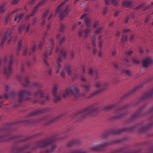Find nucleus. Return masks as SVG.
Wrapping results in <instances>:
<instances>
[{
  "instance_id": "1",
  "label": "nucleus",
  "mask_w": 153,
  "mask_h": 153,
  "mask_svg": "<svg viewBox=\"0 0 153 153\" xmlns=\"http://www.w3.org/2000/svg\"><path fill=\"white\" fill-rule=\"evenodd\" d=\"M79 89L74 86L70 87L67 88L65 91L64 96L65 97L67 96L70 95L74 94L78 92Z\"/></svg>"
},
{
  "instance_id": "2",
  "label": "nucleus",
  "mask_w": 153,
  "mask_h": 153,
  "mask_svg": "<svg viewBox=\"0 0 153 153\" xmlns=\"http://www.w3.org/2000/svg\"><path fill=\"white\" fill-rule=\"evenodd\" d=\"M152 62V61L151 59H145L143 60V65L144 67H146L148 66V65L151 63Z\"/></svg>"
},
{
  "instance_id": "3",
  "label": "nucleus",
  "mask_w": 153,
  "mask_h": 153,
  "mask_svg": "<svg viewBox=\"0 0 153 153\" xmlns=\"http://www.w3.org/2000/svg\"><path fill=\"white\" fill-rule=\"evenodd\" d=\"M82 19H83L85 22L86 24H87L88 22H89L88 18L85 15H83L81 18Z\"/></svg>"
},
{
  "instance_id": "4",
  "label": "nucleus",
  "mask_w": 153,
  "mask_h": 153,
  "mask_svg": "<svg viewBox=\"0 0 153 153\" xmlns=\"http://www.w3.org/2000/svg\"><path fill=\"white\" fill-rule=\"evenodd\" d=\"M55 68L56 72L57 73H59L60 68V65L59 64H58L55 66Z\"/></svg>"
},
{
  "instance_id": "5",
  "label": "nucleus",
  "mask_w": 153,
  "mask_h": 153,
  "mask_svg": "<svg viewBox=\"0 0 153 153\" xmlns=\"http://www.w3.org/2000/svg\"><path fill=\"white\" fill-rule=\"evenodd\" d=\"M22 16V15L21 14L16 16L15 18V21H19L20 19L21 18Z\"/></svg>"
},
{
  "instance_id": "6",
  "label": "nucleus",
  "mask_w": 153,
  "mask_h": 153,
  "mask_svg": "<svg viewBox=\"0 0 153 153\" xmlns=\"http://www.w3.org/2000/svg\"><path fill=\"white\" fill-rule=\"evenodd\" d=\"M123 73L126 75H129L130 74V72L128 70H125L123 71Z\"/></svg>"
},
{
  "instance_id": "7",
  "label": "nucleus",
  "mask_w": 153,
  "mask_h": 153,
  "mask_svg": "<svg viewBox=\"0 0 153 153\" xmlns=\"http://www.w3.org/2000/svg\"><path fill=\"white\" fill-rule=\"evenodd\" d=\"M96 86L97 88H99L100 87H103L102 85L100 83H97L96 84Z\"/></svg>"
},
{
  "instance_id": "8",
  "label": "nucleus",
  "mask_w": 153,
  "mask_h": 153,
  "mask_svg": "<svg viewBox=\"0 0 153 153\" xmlns=\"http://www.w3.org/2000/svg\"><path fill=\"white\" fill-rule=\"evenodd\" d=\"M11 70V68L10 67H9L8 68H7L6 69L5 72L6 73H9L10 72Z\"/></svg>"
},
{
  "instance_id": "9",
  "label": "nucleus",
  "mask_w": 153,
  "mask_h": 153,
  "mask_svg": "<svg viewBox=\"0 0 153 153\" xmlns=\"http://www.w3.org/2000/svg\"><path fill=\"white\" fill-rule=\"evenodd\" d=\"M66 71L68 72V74H70L71 69L70 67H68L66 69Z\"/></svg>"
},
{
  "instance_id": "10",
  "label": "nucleus",
  "mask_w": 153,
  "mask_h": 153,
  "mask_svg": "<svg viewBox=\"0 0 153 153\" xmlns=\"http://www.w3.org/2000/svg\"><path fill=\"white\" fill-rule=\"evenodd\" d=\"M90 30L89 29H86L85 31V33L86 35L90 32Z\"/></svg>"
},
{
  "instance_id": "11",
  "label": "nucleus",
  "mask_w": 153,
  "mask_h": 153,
  "mask_svg": "<svg viewBox=\"0 0 153 153\" xmlns=\"http://www.w3.org/2000/svg\"><path fill=\"white\" fill-rule=\"evenodd\" d=\"M127 39V38L126 37H123L122 39V41L124 42L126 41Z\"/></svg>"
},
{
  "instance_id": "12",
  "label": "nucleus",
  "mask_w": 153,
  "mask_h": 153,
  "mask_svg": "<svg viewBox=\"0 0 153 153\" xmlns=\"http://www.w3.org/2000/svg\"><path fill=\"white\" fill-rule=\"evenodd\" d=\"M133 62H134L136 63H139V62L136 59H133Z\"/></svg>"
},
{
  "instance_id": "13",
  "label": "nucleus",
  "mask_w": 153,
  "mask_h": 153,
  "mask_svg": "<svg viewBox=\"0 0 153 153\" xmlns=\"http://www.w3.org/2000/svg\"><path fill=\"white\" fill-rule=\"evenodd\" d=\"M56 90H57L56 88L55 87L54 88H53V93H55L56 91Z\"/></svg>"
},
{
  "instance_id": "14",
  "label": "nucleus",
  "mask_w": 153,
  "mask_h": 153,
  "mask_svg": "<svg viewBox=\"0 0 153 153\" xmlns=\"http://www.w3.org/2000/svg\"><path fill=\"white\" fill-rule=\"evenodd\" d=\"M25 27L24 26H21L19 28V30L21 31L22 29H23Z\"/></svg>"
},
{
  "instance_id": "15",
  "label": "nucleus",
  "mask_w": 153,
  "mask_h": 153,
  "mask_svg": "<svg viewBox=\"0 0 153 153\" xmlns=\"http://www.w3.org/2000/svg\"><path fill=\"white\" fill-rule=\"evenodd\" d=\"M132 52L131 51H129L127 53V54L128 55H130L132 53Z\"/></svg>"
},
{
  "instance_id": "16",
  "label": "nucleus",
  "mask_w": 153,
  "mask_h": 153,
  "mask_svg": "<svg viewBox=\"0 0 153 153\" xmlns=\"http://www.w3.org/2000/svg\"><path fill=\"white\" fill-rule=\"evenodd\" d=\"M93 70H92V69H90V70H89V72L90 73V74H91L92 73V72H93Z\"/></svg>"
},
{
  "instance_id": "17",
  "label": "nucleus",
  "mask_w": 153,
  "mask_h": 153,
  "mask_svg": "<svg viewBox=\"0 0 153 153\" xmlns=\"http://www.w3.org/2000/svg\"><path fill=\"white\" fill-rule=\"evenodd\" d=\"M69 12V10H68V11L67 12H65V14L66 15H67L68 13V12Z\"/></svg>"
},
{
  "instance_id": "18",
  "label": "nucleus",
  "mask_w": 153,
  "mask_h": 153,
  "mask_svg": "<svg viewBox=\"0 0 153 153\" xmlns=\"http://www.w3.org/2000/svg\"><path fill=\"white\" fill-rule=\"evenodd\" d=\"M4 11L3 10H1V9L0 10V12H3Z\"/></svg>"
},
{
  "instance_id": "19",
  "label": "nucleus",
  "mask_w": 153,
  "mask_h": 153,
  "mask_svg": "<svg viewBox=\"0 0 153 153\" xmlns=\"http://www.w3.org/2000/svg\"><path fill=\"white\" fill-rule=\"evenodd\" d=\"M82 79L83 81H85V79H84L83 78H82Z\"/></svg>"
},
{
  "instance_id": "20",
  "label": "nucleus",
  "mask_w": 153,
  "mask_h": 153,
  "mask_svg": "<svg viewBox=\"0 0 153 153\" xmlns=\"http://www.w3.org/2000/svg\"><path fill=\"white\" fill-rule=\"evenodd\" d=\"M19 43V45H21V43H22V42H20Z\"/></svg>"
},
{
  "instance_id": "21",
  "label": "nucleus",
  "mask_w": 153,
  "mask_h": 153,
  "mask_svg": "<svg viewBox=\"0 0 153 153\" xmlns=\"http://www.w3.org/2000/svg\"><path fill=\"white\" fill-rule=\"evenodd\" d=\"M86 113H89V112H88V111H86Z\"/></svg>"
},
{
  "instance_id": "22",
  "label": "nucleus",
  "mask_w": 153,
  "mask_h": 153,
  "mask_svg": "<svg viewBox=\"0 0 153 153\" xmlns=\"http://www.w3.org/2000/svg\"><path fill=\"white\" fill-rule=\"evenodd\" d=\"M62 15H63V13H62V14H61V16H60V17H61V16H62Z\"/></svg>"
},
{
  "instance_id": "23",
  "label": "nucleus",
  "mask_w": 153,
  "mask_h": 153,
  "mask_svg": "<svg viewBox=\"0 0 153 153\" xmlns=\"http://www.w3.org/2000/svg\"><path fill=\"white\" fill-rule=\"evenodd\" d=\"M133 37H133V36H132V37L131 38V39H133Z\"/></svg>"
},
{
  "instance_id": "24",
  "label": "nucleus",
  "mask_w": 153,
  "mask_h": 153,
  "mask_svg": "<svg viewBox=\"0 0 153 153\" xmlns=\"http://www.w3.org/2000/svg\"><path fill=\"white\" fill-rule=\"evenodd\" d=\"M61 5H62V4H61V5L59 6V7H58V8H59V7H60L61 6Z\"/></svg>"
},
{
  "instance_id": "25",
  "label": "nucleus",
  "mask_w": 153,
  "mask_h": 153,
  "mask_svg": "<svg viewBox=\"0 0 153 153\" xmlns=\"http://www.w3.org/2000/svg\"><path fill=\"white\" fill-rule=\"evenodd\" d=\"M62 75L63 76H64V74H62Z\"/></svg>"
},
{
  "instance_id": "26",
  "label": "nucleus",
  "mask_w": 153,
  "mask_h": 153,
  "mask_svg": "<svg viewBox=\"0 0 153 153\" xmlns=\"http://www.w3.org/2000/svg\"><path fill=\"white\" fill-rule=\"evenodd\" d=\"M51 52H50L49 54L50 55L51 54Z\"/></svg>"
},
{
  "instance_id": "27",
  "label": "nucleus",
  "mask_w": 153,
  "mask_h": 153,
  "mask_svg": "<svg viewBox=\"0 0 153 153\" xmlns=\"http://www.w3.org/2000/svg\"><path fill=\"white\" fill-rule=\"evenodd\" d=\"M96 33H98V32H96Z\"/></svg>"
},
{
  "instance_id": "28",
  "label": "nucleus",
  "mask_w": 153,
  "mask_h": 153,
  "mask_svg": "<svg viewBox=\"0 0 153 153\" xmlns=\"http://www.w3.org/2000/svg\"><path fill=\"white\" fill-rule=\"evenodd\" d=\"M40 45H39V47H40Z\"/></svg>"
}]
</instances>
